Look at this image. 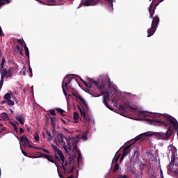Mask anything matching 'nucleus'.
<instances>
[{"label": "nucleus", "instance_id": "obj_1", "mask_svg": "<svg viewBox=\"0 0 178 178\" xmlns=\"http://www.w3.org/2000/svg\"><path fill=\"white\" fill-rule=\"evenodd\" d=\"M158 115V113H147L144 111H141L140 113V115L143 118H145V120L146 122H156V123H159L161 126H165V127H168V130L166 133L163 132H156L154 133V136L157 137V138H159L160 140H168L173 134V127L170 126V124L168 122L165 120H166L165 118L161 119L159 117L154 118L151 116V115ZM159 115H161V113H159Z\"/></svg>", "mask_w": 178, "mask_h": 178}, {"label": "nucleus", "instance_id": "obj_2", "mask_svg": "<svg viewBox=\"0 0 178 178\" xmlns=\"http://www.w3.org/2000/svg\"><path fill=\"white\" fill-rule=\"evenodd\" d=\"M149 2L152 1L149 7V19H153L151 27L147 29V37H152L154 34H155V31H156V29H158V25L159 24V17L155 15V9L156 7L161 3V2H163V0H149Z\"/></svg>", "mask_w": 178, "mask_h": 178}, {"label": "nucleus", "instance_id": "obj_3", "mask_svg": "<svg viewBox=\"0 0 178 178\" xmlns=\"http://www.w3.org/2000/svg\"><path fill=\"white\" fill-rule=\"evenodd\" d=\"M90 81H92L93 84L97 87V90L100 92V94L97 96L94 97H101V95H103V104H104L105 106L108 108V109H111L109 104H108V99H109V93L108 92V90H106V81H102L101 82H98L96 81H94L93 79H91Z\"/></svg>", "mask_w": 178, "mask_h": 178}, {"label": "nucleus", "instance_id": "obj_4", "mask_svg": "<svg viewBox=\"0 0 178 178\" xmlns=\"http://www.w3.org/2000/svg\"><path fill=\"white\" fill-rule=\"evenodd\" d=\"M54 149L56 151L58 156H60V159L62 161L61 164L64 170V175H70V173L74 170V167H72L70 169V163L73 162L74 157H69L68 161H66L65 163V156L63 155V152H62V151H60V149H58L56 147H54Z\"/></svg>", "mask_w": 178, "mask_h": 178}, {"label": "nucleus", "instance_id": "obj_5", "mask_svg": "<svg viewBox=\"0 0 178 178\" xmlns=\"http://www.w3.org/2000/svg\"><path fill=\"white\" fill-rule=\"evenodd\" d=\"M5 62H6V59L5 58V57H3L2 60H1V70H0V73L1 75L6 77V79H9V78L12 77L13 76V74H12V71L8 70L6 68H4L5 67Z\"/></svg>", "mask_w": 178, "mask_h": 178}, {"label": "nucleus", "instance_id": "obj_6", "mask_svg": "<svg viewBox=\"0 0 178 178\" xmlns=\"http://www.w3.org/2000/svg\"><path fill=\"white\" fill-rule=\"evenodd\" d=\"M172 165H175L178 168V163H176V153L174 152L171 155V161L168 167V172H172L175 175H177V168H172Z\"/></svg>", "mask_w": 178, "mask_h": 178}, {"label": "nucleus", "instance_id": "obj_7", "mask_svg": "<svg viewBox=\"0 0 178 178\" xmlns=\"http://www.w3.org/2000/svg\"><path fill=\"white\" fill-rule=\"evenodd\" d=\"M120 111L129 113V112H133V111H137V107L131 106L129 104H120Z\"/></svg>", "mask_w": 178, "mask_h": 178}, {"label": "nucleus", "instance_id": "obj_8", "mask_svg": "<svg viewBox=\"0 0 178 178\" xmlns=\"http://www.w3.org/2000/svg\"><path fill=\"white\" fill-rule=\"evenodd\" d=\"M101 0H86L85 1L81 3L80 6H95L97 3H99Z\"/></svg>", "mask_w": 178, "mask_h": 178}, {"label": "nucleus", "instance_id": "obj_9", "mask_svg": "<svg viewBox=\"0 0 178 178\" xmlns=\"http://www.w3.org/2000/svg\"><path fill=\"white\" fill-rule=\"evenodd\" d=\"M130 148H131V145H127L123 149V153L121 156L120 162L122 163L123 159H124L125 156H127V154H130Z\"/></svg>", "mask_w": 178, "mask_h": 178}, {"label": "nucleus", "instance_id": "obj_10", "mask_svg": "<svg viewBox=\"0 0 178 178\" xmlns=\"http://www.w3.org/2000/svg\"><path fill=\"white\" fill-rule=\"evenodd\" d=\"M71 143L75 152H77V154L81 153L80 149H79V147H77V144H79V138H72Z\"/></svg>", "mask_w": 178, "mask_h": 178}, {"label": "nucleus", "instance_id": "obj_11", "mask_svg": "<svg viewBox=\"0 0 178 178\" xmlns=\"http://www.w3.org/2000/svg\"><path fill=\"white\" fill-rule=\"evenodd\" d=\"M152 133L151 132H145L143 134H141L140 135L136 137L135 140L136 141H138L139 140H145L147 138L146 137H151L152 136Z\"/></svg>", "mask_w": 178, "mask_h": 178}, {"label": "nucleus", "instance_id": "obj_12", "mask_svg": "<svg viewBox=\"0 0 178 178\" xmlns=\"http://www.w3.org/2000/svg\"><path fill=\"white\" fill-rule=\"evenodd\" d=\"M72 95H74V97H76V98H78V99H79V101H81L83 104L84 108L86 109V111H88V104H87V102L86 101V99H84V98H83V97H81V95H76L74 93H73Z\"/></svg>", "mask_w": 178, "mask_h": 178}, {"label": "nucleus", "instance_id": "obj_13", "mask_svg": "<svg viewBox=\"0 0 178 178\" xmlns=\"http://www.w3.org/2000/svg\"><path fill=\"white\" fill-rule=\"evenodd\" d=\"M66 141H67V145L66 144L63 145V148L65 149V151H67V149H69V151H72V138H65Z\"/></svg>", "mask_w": 178, "mask_h": 178}, {"label": "nucleus", "instance_id": "obj_14", "mask_svg": "<svg viewBox=\"0 0 178 178\" xmlns=\"http://www.w3.org/2000/svg\"><path fill=\"white\" fill-rule=\"evenodd\" d=\"M65 138V137L63 136V134H58L56 136L57 141L62 145H65L66 144V143L63 140V138Z\"/></svg>", "mask_w": 178, "mask_h": 178}, {"label": "nucleus", "instance_id": "obj_15", "mask_svg": "<svg viewBox=\"0 0 178 178\" xmlns=\"http://www.w3.org/2000/svg\"><path fill=\"white\" fill-rule=\"evenodd\" d=\"M20 144L26 147L27 144H29V139H27V136H22L20 137Z\"/></svg>", "mask_w": 178, "mask_h": 178}, {"label": "nucleus", "instance_id": "obj_16", "mask_svg": "<svg viewBox=\"0 0 178 178\" xmlns=\"http://www.w3.org/2000/svg\"><path fill=\"white\" fill-rule=\"evenodd\" d=\"M78 108H79L81 115L83 117V122H87V115L86 114V111H83L80 106H78Z\"/></svg>", "mask_w": 178, "mask_h": 178}, {"label": "nucleus", "instance_id": "obj_17", "mask_svg": "<svg viewBox=\"0 0 178 178\" xmlns=\"http://www.w3.org/2000/svg\"><path fill=\"white\" fill-rule=\"evenodd\" d=\"M9 116L8 115V113H3L0 115V122H2L3 120H6Z\"/></svg>", "mask_w": 178, "mask_h": 178}, {"label": "nucleus", "instance_id": "obj_18", "mask_svg": "<svg viewBox=\"0 0 178 178\" xmlns=\"http://www.w3.org/2000/svg\"><path fill=\"white\" fill-rule=\"evenodd\" d=\"M16 120L19 122L21 124H24V118L22 116H17L15 118Z\"/></svg>", "mask_w": 178, "mask_h": 178}, {"label": "nucleus", "instance_id": "obj_19", "mask_svg": "<svg viewBox=\"0 0 178 178\" xmlns=\"http://www.w3.org/2000/svg\"><path fill=\"white\" fill-rule=\"evenodd\" d=\"M24 48L25 49V55L26 56H28L29 58H30V51H29V47H27V45H26V42H24Z\"/></svg>", "mask_w": 178, "mask_h": 178}, {"label": "nucleus", "instance_id": "obj_20", "mask_svg": "<svg viewBox=\"0 0 178 178\" xmlns=\"http://www.w3.org/2000/svg\"><path fill=\"white\" fill-rule=\"evenodd\" d=\"M79 118H80V115L79 114V113L74 112L73 119L74 120H75V123H79V121H77L79 120Z\"/></svg>", "mask_w": 178, "mask_h": 178}, {"label": "nucleus", "instance_id": "obj_21", "mask_svg": "<svg viewBox=\"0 0 178 178\" xmlns=\"http://www.w3.org/2000/svg\"><path fill=\"white\" fill-rule=\"evenodd\" d=\"M12 97H13V94H12V93H6L3 96V98H4V99H6V101H8V100L10 99V98H12Z\"/></svg>", "mask_w": 178, "mask_h": 178}, {"label": "nucleus", "instance_id": "obj_22", "mask_svg": "<svg viewBox=\"0 0 178 178\" xmlns=\"http://www.w3.org/2000/svg\"><path fill=\"white\" fill-rule=\"evenodd\" d=\"M8 3H10V0H0V8L3 5H8Z\"/></svg>", "mask_w": 178, "mask_h": 178}, {"label": "nucleus", "instance_id": "obj_23", "mask_svg": "<svg viewBox=\"0 0 178 178\" xmlns=\"http://www.w3.org/2000/svg\"><path fill=\"white\" fill-rule=\"evenodd\" d=\"M89 80V83H85L84 86H86V87H89V88H91L92 87V84H94V82L91 81V80H92V79H88Z\"/></svg>", "mask_w": 178, "mask_h": 178}, {"label": "nucleus", "instance_id": "obj_24", "mask_svg": "<svg viewBox=\"0 0 178 178\" xmlns=\"http://www.w3.org/2000/svg\"><path fill=\"white\" fill-rule=\"evenodd\" d=\"M67 78H65V79L63 81V84H62V89H63V91L64 92V95L67 96V92H66V89H65V86H63V84H65V80L67 79Z\"/></svg>", "mask_w": 178, "mask_h": 178}, {"label": "nucleus", "instance_id": "obj_25", "mask_svg": "<svg viewBox=\"0 0 178 178\" xmlns=\"http://www.w3.org/2000/svg\"><path fill=\"white\" fill-rule=\"evenodd\" d=\"M51 127H52V133H53V134H55V121L54 120H52V118H51Z\"/></svg>", "mask_w": 178, "mask_h": 178}, {"label": "nucleus", "instance_id": "obj_26", "mask_svg": "<svg viewBox=\"0 0 178 178\" xmlns=\"http://www.w3.org/2000/svg\"><path fill=\"white\" fill-rule=\"evenodd\" d=\"M77 161H78V163H81V162H83V158L81 157V153H78Z\"/></svg>", "mask_w": 178, "mask_h": 178}, {"label": "nucleus", "instance_id": "obj_27", "mask_svg": "<svg viewBox=\"0 0 178 178\" xmlns=\"http://www.w3.org/2000/svg\"><path fill=\"white\" fill-rule=\"evenodd\" d=\"M72 82L71 79H69L68 81L65 83V88H67V86L70 87V88H72V86H70V83Z\"/></svg>", "mask_w": 178, "mask_h": 178}, {"label": "nucleus", "instance_id": "obj_28", "mask_svg": "<svg viewBox=\"0 0 178 178\" xmlns=\"http://www.w3.org/2000/svg\"><path fill=\"white\" fill-rule=\"evenodd\" d=\"M54 158H55V165L56 166H57L58 168V163L56 162H60V159H59V157L57 155H54Z\"/></svg>", "mask_w": 178, "mask_h": 178}, {"label": "nucleus", "instance_id": "obj_29", "mask_svg": "<svg viewBox=\"0 0 178 178\" xmlns=\"http://www.w3.org/2000/svg\"><path fill=\"white\" fill-rule=\"evenodd\" d=\"M56 111L57 112H58V113H60V115H61L62 116H63V113L65 112V111H63V109H62V108H56Z\"/></svg>", "mask_w": 178, "mask_h": 178}, {"label": "nucleus", "instance_id": "obj_30", "mask_svg": "<svg viewBox=\"0 0 178 178\" xmlns=\"http://www.w3.org/2000/svg\"><path fill=\"white\" fill-rule=\"evenodd\" d=\"M119 163H116L115 165H114L113 172L115 173V172H118V170H119Z\"/></svg>", "mask_w": 178, "mask_h": 178}, {"label": "nucleus", "instance_id": "obj_31", "mask_svg": "<svg viewBox=\"0 0 178 178\" xmlns=\"http://www.w3.org/2000/svg\"><path fill=\"white\" fill-rule=\"evenodd\" d=\"M134 158L138 159V158H140V153L137 151H134Z\"/></svg>", "mask_w": 178, "mask_h": 178}, {"label": "nucleus", "instance_id": "obj_32", "mask_svg": "<svg viewBox=\"0 0 178 178\" xmlns=\"http://www.w3.org/2000/svg\"><path fill=\"white\" fill-rule=\"evenodd\" d=\"M49 162H51V163H55V160L54 159V156H49V159H47Z\"/></svg>", "mask_w": 178, "mask_h": 178}, {"label": "nucleus", "instance_id": "obj_33", "mask_svg": "<svg viewBox=\"0 0 178 178\" xmlns=\"http://www.w3.org/2000/svg\"><path fill=\"white\" fill-rule=\"evenodd\" d=\"M47 131V134L48 136V141H52V136L51 135V132L48 131Z\"/></svg>", "mask_w": 178, "mask_h": 178}, {"label": "nucleus", "instance_id": "obj_34", "mask_svg": "<svg viewBox=\"0 0 178 178\" xmlns=\"http://www.w3.org/2000/svg\"><path fill=\"white\" fill-rule=\"evenodd\" d=\"M7 101V104L8 105H11V106H13L15 105V102L12 99H8V100H6Z\"/></svg>", "mask_w": 178, "mask_h": 178}, {"label": "nucleus", "instance_id": "obj_35", "mask_svg": "<svg viewBox=\"0 0 178 178\" xmlns=\"http://www.w3.org/2000/svg\"><path fill=\"white\" fill-rule=\"evenodd\" d=\"M17 42H19L22 47H24V41H22V39H18Z\"/></svg>", "mask_w": 178, "mask_h": 178}, {"label": "nucleus", "instance_id": "obj_36", "mask_svg": "<svg viewBox=\"0 0 178 178\" xmlns=\"http://www.w3.org/2000/svg\"><path fill=\"white\" fill-rule=\"evenodd\" d=\"M50 115H51V116H56V113H55V110H50L49 111Z\"/></svg>", "mask_w": 178, "mask_h": 178}, {"label": "nucleus", "instance_id": "obj_37", "mask_svg": "<svg viewBox=\"0 0 178 178\" xmlns=\"http://www.w3.org/2000/svg\"><path fill=\"white\" fill-rule=\"evenodd\" d=\"M34 140H35V141H40V136L38 135V134H35V136H34Z\"/></svg>", "mask_w": 178, "mask_h": 178}, {"label": "nucleus", "instance_id": "obj_38", "mask_svg": "<svg viewBox=\"0 0 178 178\" xmlns=\"http://www.w3.org/2000/svg\"><path fill=\"white\" fill-rule=\"evenodd\" d=\"M49 156H50V155H48V154H45V153H43V154H42V156H43V158H45L46 159H49Z\"/></svg>", "mask_w": 178, "mask_h": 178}, {"label": "nucleus", "instance_id": "obj_39", "mask_svg": "<svg viewBox=\"0 0 178 178\" xmlns=\"http://www.w3.org/2000/svg\"><path fill=\"white\" fill-rule=\"evenodd\" d=\"M10 124H11V126H13V127H15V126H19V122H15V123L10 122Z\"/></svg>", "mask_w": 178, "mask_h": 178}, {"label": "nucleus", "instance_id": "obj_40", "mask_svg": "<svg viewBox=\"0 0 178 178\" xmlns=\"http://www.w3.org/2000/svg\"><path fill=\"white\" fill-rule=\"evenodd\" d=\"M0 37H5L3 31H2V28L0 26Z\"/></svg>", "mask_w": 178, "mask_h": 178}, {"label": "nucleus", "instance_id": "obj_41", "mask_svg": "<svg viewBox=\"0 0 178 178\" xmlns=\"http://www.w3.org/2000/svg\"><path fill=\"white\" fill-rule=\"evenodd\" d=\"M16 48H17V51H18V52L23 49V47H20V45H17Z\"/></svg>", "mask_w": 178, "mask_h": 178}, {"label": "nucleus", "instance_id": "obj_42", "mask_svg": "<svg viewBox=\"0 0 178 178\" xmlns=\"http://www.w3.org/2000/svg\"><path fill=\"white\" fill-rule=\"evenodd\" d=\"M120 154L118 155V156H116L115 159V163H116L118 162V161H119V159H120Z\"/></svg>", "mask_w": 178, "mask_h": 178}, {"label": "nucleus", "instance_id": "obj_43", "mask_svg": "<svg viewBox=\"0 0 178 178\" xmlns=\"http://www.w3.org/2000/svg\"><path fill=\"white\" fill-rule=\"evenodd\" d=\"M108 86V87H111L112 86V83L111 82V79H107Z\"/></svg>", "mask_w": 178, "mask_h": 178}, {"label": "nucleus", "instance_id": "obj_44", "mask_svg": "<svg viewBox=\"0 0 178 178\" xmlns=\"http://www.w3.org/2000/svg\"><path fill=\"white\" fill-rule=\"evenodd\" d=\"M82 138H83L84 140H88V138L87 137L86 134H83Z\"/></svg>", "mask_w": 178, "mask_h": 178}, {"label": "nucleus", "instance_id": "obj_45", "mask_svg": "<svg viewBox=\"0 0 178 178\" xmlns=\"http://www.w3.org/2000/svg\"><path fill=\"white\" fill-rule=\"evenodd\" d=\"M29 72L31 73L30 77H33V70L31 69V67H29Z\"/></svg>", "mask_w": 178, "mask_h": 178}, {"label": "nucleus", "instance_id": "obj_46", "mask_svg": "<svg viewBox=\"0 0 178 178\" xmlns=\"http://www.w3.org/2000/svg\"><path fill=\"white\" fill-rule=\"evenodd\" d=\"M41 149L42 150L43 152H46V154H50V152L47 150L46 149L42 148Z\"/></svg>", "mask_w": 178, "mask_h": 178}, {"label": "nucleus", "instance_id": "obj_47", "mask_svg": "<svg viewBox=\"0 0 178 178\" xmlns=\"http://www.w3.org/2000/svg\"><path fill=\"white\" fill-rule=\"evenodd\" d=\"M59 1H60V3H58V5H63V3L66 2V0H59Z\"/></svg>", "mask_w": 178, "mask_h": 178}, {"label": "nucleus", "instance_id": "obj_48", "mask_svg": "<svg viewBox=\"0 0 178 178\" xmlns=\"http://www.w3.org/2000/svg\"><path fill=\"white\" fill-rule=\"evenodd\" d=\"M64 131H65L66 133H67L68 134H70V130L66 129V128H63Z\"/></svg>", "mask_w": 178, "mask_h": 178}, {"label": "nucleus", "instance_id": "obj_49", "mask_svg": "<svg viewBox=\"0 0 178 178\" xmlns=\"http://www.w3.org/2000/svg\"><path fill=\"white\" fill-rule=\"evenodd\" d=\"M17 126H18V125H15V126L14 127V130H15V131H16V133H19V129H17Z\"/></svg>", "mask_w": 178, "mask_h": 178}, {"label": "nucleus", "instance_id": "obj_50", "mask_svg": "<svg viewBox=\"0 0 178 178\" xmlns=\"http://www.w3.org/2000/svg\"><path fill=\"white\" fill-rule=\"evenodd\" d=\"M21 149H22V152L23 155H24V156H27V152H24V150H23L22 148H21Z\"/></svg>", "mask_w": 178, "mask_h": 178}, {"label": "nucleus", "instance_id": "obj_51", "mask_svg": "<svg viewBox=\"0 0 178 178\" xmlns=\"http://www.w3.org/2000/svg\"><path fill=\"white\" fill-rule=\"evenodd\" d=\"M18 52H19V55H21V56H24V54H23V49Z\"/></svg>", "mask_w": 178, "mask_h": 178}, {"label": "nucleus", "instance_id": "obj_52", "mask_svg": "<svg viewBox=\"0 0 178 178\" xmlns=\"http://www.w3.org/2000/svg\"><path fill=\"white\" fill-rule=\"evenodd\" d=\"M3 79H5V76L1 74V81H2V83H3Z\"/></svg>", "mask_w": 178, "mask_h": 178}, {"label": "nucleus", "instance_id": "obj_53", "mask_svg": "<svg viewBox=\"0 0 178 178\" xmlns=\"http://www.w3.org/2000/svg\"><path fill=\"white\" fill-rule=\"evenodd\" d=\"M22 133H24V129H23V128H19V134H22Z\"/></svg>", "mask_w": 178, "mask_h": 178}, {"label": "nucleus", "instance_id": "obj_54", "mask_svg": "<svg viewBox=\"0 0 178 178\" xmlns=\"http://www.w3.org/2000/svg\"><path fill=\"white\" fill-rule=\"evenodd\" d=\"M3 86V82L0 81V91L2 90V87Z\"/></svg>", "mask_w": 178, "mask_h": 178}, {"label": "nucleus", "instance_id": "obj_55", "mask_svg": "<svg viewBox=\"0 0 178 178\" xmlns=\"http://www.w3.org/2000/svg\"><path fill=\"white\" fill-rule=\"evenodd\" d=\"M33 148H34L35 149H37V151H40V149H42L41 147H33Z\"/></svg>", "mask_w": 178, "mask_h": 178}, {"label": "nucleus", "instance_id": "obj_56", "mask_svg": "<svg viewBox=\"0 0 178 178\" xmlns=\"http://www.w3.org/2000/svg\"><path fill=\"white\" fill-rule=\"evenodd\" d=\"M7 101L6 100H3L1 102V104L3 105V104H6Z\"/></svg>", "mask_w": 178, "mask_h": 178}, {"label": "nucleus", "instance_id": "obj_57", "mask_svg": "<svg viewBox=\"0 0 178 178\" xmlns=\"http://www.w3.org/2000/svg\"><path fill=\"white\" fill-rule=\"evenodd\" d=\"M27 144H28V148H34V146L29 145V143Z\"/></svg>", "mask_w": 178, "mask_h": 178}, {"label": "nucleus", "instance_id": "obj_58", "mask_svg": "<svg viewBox=\"0 0 178 178\" xmlns=\"http://www.w3.org/2000/svg\"><path fill=\"white\" fill-rule=\"evenodd\" d=\"M61 122L64 123V124H66V120L61 119Z\"/></svg>", "mask_w": 178, "mask_h": 178}, {"label": "nucleus", "instance_id": "obj_59", "mask_svg": "<svg viewBox=\"0 0 178 178\" xmlns=\"http://www.w3.org/2000/svg\"><path fill=\"white\" fill-rule=\"evenodd\" d=\"M67 178H74V175H70V176H69V177H67Z\"/></svg>", "mask_w": 178, "mask_h": 178}, {"label": "nucleus", "instance_id": "obj_60", "mask_svg": "<svg viewBox=\"0 0 178 178\" xmlns=\"http://www.w3.org/2000/svg\"><path fill=\"white\" fill-rule=\"evenodd\" d=\"M160 177H161V178H164V177H163V174L162 173V171H161V175H160Z\"/></svg>", "mask_w": 178, "mask_h": 178}, {"label": "nucleus", "instance_id": "obj_61", "mask_svg": "<svg viewBox=\"0 0 178 178\" xmlns=\"http://www.w3.org/2000/svg\"><path fill=\"white\" fill-rule=\"evenodd\" d=\"M82 83H83L84 84L86 83L87 82H86V81L83 80L82 79H81Z\"/></svg>", "mask_w": 178, "mask_h": 178}, {"label": "nucleus", "instance_id": "obj_62", "mask_svg": "<svg viewBox=\"0 0 178 178\" xmlns=\"http://www.w3.org/2000/svg\"><path fill=\"white\" fill-rule=\"evenodd\" d=\"M5 129H6L5 127H3V128L1 129L2 131H3Z\"/></svg>", "mask_w": 178, "mask_h": 178}, {"label": "nucleus", "instance_id": "obj_63", "mask_svg": "<svg viewBox=\"0 0 178 178\" xmlns=\"http://www.w3.org/2000/svg\"><path fill=\"white\" fill-rule=\"evenodd\" d=\"M24 76H26V72H23Z\"/></svg>", "mask_w": 178, "mask_h": 178}, {"label": "nucleus", "instance_id": "obj_64", "mask_svg": "<svg viewBox=\"0 0 178 178\" xmlns=\"http://www.w3.org/2000/svg\"><path fill=\"white\" fill-rule=\"evenodd\" d=\"M51 119H52V120H54V119H55V118L54 117H51Z\"/></svg>", "mask_w": 178, "mask_h": 178}]
</instances>
